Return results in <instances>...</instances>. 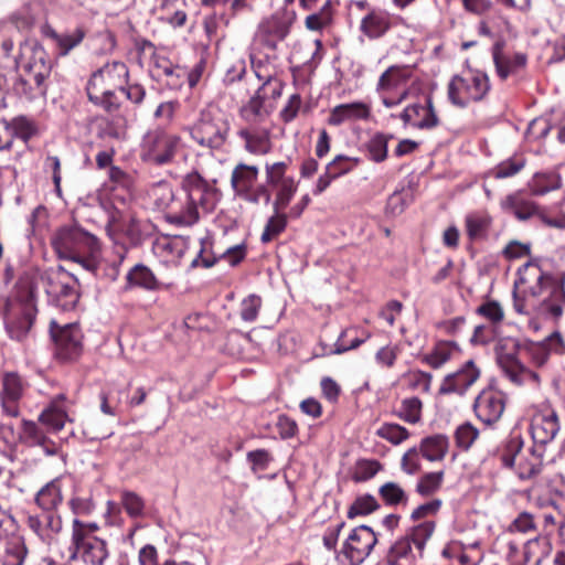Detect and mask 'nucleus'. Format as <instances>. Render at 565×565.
<instances>
[{
	"label": "nucleus",
	"instance_id": "nucleus-1",
	"mask_svg": "<svg viewBox=\"0 0 565 565\" xmlns=\"http://www.w3.org/2000/svg\"><path fill=\"white\" fill-rule=\"evenodd\" d=\"M518 275L513 290V307L518 313H547L553 319L562 317L565 306L562 282L531 262L524 264Z\"/></svg>",
	"mask_w": 565,
	"mask_h": 565
},
{
	"label": "nucleus",
	"instance_id": "nucleus-2",
	"mask_svg": "<svg viewBox=\"0 0 565 565\" xmlns=\"http://www.w3.org/2000/svg\"><path fill=\"white\" fill-rule=\"evenodd\" d=\"M183 198L177 199L168 212L170 222L191 226L200 218V209L207 212L217 202L216 189L198 172L189 173L183 181Z\"/></svg>",
	"mask_w": 565,
	"mask_h": 565
},
{
	"label": "nucleus",
	"instance_id": "nucleus-3",
	"mask_svg": "<svg viewBox=\"0 0 565 565\" xmlns=\"http://www.w3.org/2000/svg\"><path fill=\"white\" fill-rule=\"evenodd\" d=\"M52 245L60 258L72 260L93 274L98 269L100 246L90 233L76 226L62 227L54 234Z\"/></svg>",
	"mask_w": 565,
	"mask_h": 565
},
{
	"label": "nucleus",
	"instance_id": "nucleus-4",
	"mask_svg": "<svg viewBox=\"0 0 565 565\" xmlns=\"http://www.w3.org/2000/svg\"><path fill=\"white\" fill-rule=\"evenodd\" d=\"M21 50L23 74L18 88L29 98L45 96L47 90L45 82L52 72L49 54L38 42H26Z\"/></svg>",
	"mask_w": 565,
	"mask_h": 565
},
{
	"label": "nucleus",
	"instance_id": "nucleus-5",
	"mask_svg": "<svg viewBox=\"0 0 565 565\" xmlns=\"http://www.w3.org/2000/svg\"><path fill=\"white\" fill-rule=\"evenodd\" d=\"M127 77L128 67L124 62L114 61L105 64L92 75L87 84L89 100L102 105L108 111L116 108L115 92L124 89Z\"/></svg>",
	"mask_w": 565,
	"mask_h": 565
},
{
	"label": "nucleus",
	"instance_id": "nucleus-6",
	"mask_svg": "<svg viewBox=\"0 0 565 565\" xmlns=\"http://www.w3.org/2000/svg\"><path fill=\"white\" fill-rule=\"evenodd\" d=\"M230 130L228 116L217 107H209L200 113L190 135L201 147L218 150L225 145Z\"/></svg>",
	"mask_w": 565,
	"mask_h": 565
},
{
	"label": "nucleus",
	"instance_id": "nucleus-7",
	"mask_svg": "<svg viewBox=\"0 0 565 565\" xmlns=\"http://www.w3.org/2000/svg\"><path fill=\"white\" fill-rule=\"evenodd\" d=\"M38 309L31 294L4 299L2 317L7 333L12 340L24 341L31 333Z\"/></svg>",
	"mask_w": 565,
	"mask_h": 565
},
{
	"label": "nucleus",
	"instance_id": "nucleus-8",
	"mask_svg": "<svg viewBox=\"0 0 565 565\" xmlns=\"http://www.w3.org/2000/svg\"><path fill=\"white\" fill-rule=\"evenodd\" d=\"M490 90V81L486 73L467 71L451 77L447 85L449 102L465 108L470 103L482 100Z\"/></svg>",
	"mask_w": 565,
	"mask_h": 565
},
{
	"label": "nucleus",
	"instance_id": "nucleus-9",
	"mask_svg": "<svg viewBox=\"0 0 565 565\" xmlns=\"http://www.w3.org/2000/svg\"><path fill=\"white\" fill-rule=\"evenodd\" d=\"M50 301L64 311L72 310L78 302V280L63 267L51 268L42 277Z\"/></svg>",
	"mask_w": 565,
	"mask_h": 565
},
{
	"label": "nucleus",
	"instance_id": "nucleus-10",
	"mask_svg": "<svg viewBox=\"0 0 565 565\" xmlns=\"http://www.w3.org/2000/svg\"><path fill=\"white\" fill-rule=\"evenodd\" d=\"M258 175V167L243 162L237 163L231 174V186L234 194L252 204H259L260 201L269 203L271 193L265 184L257 183Z\"/></svg>",
	"mask_w": 565,
	"mask_h": 565
},
{
	"label": "nucleus",
	"instance_id": "nucleus-11",
	"mask_svg": "<svg viewBox=\"0 0 565 565\" xmlns=\"http://www.w3.org/2000/svg\"><path fill=\"white\" fill-rule=\"evenodd\" d=\"M181 146L178 135L168 134L163 128L156 127L146 132L141 141L142 160L156 164H166L173 160Z\"/></svg>",
	"mask_w": 565,
	"mask_h": 565
},
{
	"label": "nucleus",
	"instance_id": "nucleus-12",
	"mask_svg": "<svg viewBox=\"0 0 565 565\" xmlns=\"http://www.w3.org/2000/svg\"><path fill=\"white\" fill-rule=\"evenodd\" d=\"M289 164L278 161L265 164V185L274 192L273 210H285L298 190V182L287 174Z\"/></svg>",
	"mask_w": 565,
	"mask_h": 565
},
{
	"label": "nucleus",
	"instance_id": "nucleus-13",
	"mask_svg": "<svg viewBox=\"0 0 565 565\" xmlns=\"http://www.w3.org/2000/svg\"><path fill=\"white\" fill-rule=\"evenodd\" d=\"M376 543L377 537L371 527L356 526L343 542L335 558L340 565H361Z\"/></svg>",
	"mask_w": 565,
	"mask_h": 565
},
{
	"label": "nucleus",
	"instance_id": "nucleus-14",
	"mask_svg": "<svg viewBox=\"0 0 565 565\" xmlns=\"http://www.w3.org/2000/svg\"><path fill=\"white\" fill-rule=\"evenodd\" d=\"M50 331L56 345V355L63 361H75L83 353V333L77 323L60 326L50 322Z\"/></svg>",
	"mask_w": 565,
	"mask_h": 565
},
{
	"label": "nucleus",
	"instance_id": "nucleus-15",
	"mask_svg": "<svg viewBox=\"0 0 565 565\" xmlns=\"http://www.w3.org/2000/svg\"><path fill=\"white\" fill-rule=\"evenodd\" d=\"M71 558L79 559L85 565H108L110 562V552L106 540L100 537L78 536L75 542H71Z\"/></svg>",
	"mask_w": 565,
	"mask_h": 565
},
{
	"label": "nucleus",
	"instance_id": "nucleus-16",
	"mask_svg": "<svg viewBox=\"0 0 565 565\" xmlns=\"http://www.w3.org/2000/svg\"><path fill=\"white\" fill-rule=\"evenodd\" d=\"M501 460L505 467L514 468L521 479H530L541 471V458L534 452L529 456L521 452V443L518 440L509 441Z\"/></svg>",
	"mask_w": 565,
	"mask_h": 565
},
{
	"label": "nucleus",
	"instance_id": "nucleus-17",
	"mask_svg": "<svg viewBox=\"0 0 565 565\" xmlns=\"http://www.w3.org/2000/svg\"><path fill=\"white\" fill-rule=\"evenodd\" d=\"M504 409V394L492 387L482 390L473 403L476 416L487 425L497 423L501 418Z\"/></svg>",
	"mask_w": 565,
	"mask_h": 565
},
{
	"label": "nucleus",
	"instance_id": "nucleus-18",
	"mask_svg": "<svg viewBox=\"0 0 565 565\" xmlns=\"http://www.w3.org/2000/svg\"><path fill=\"white\" fill-rule=\"evenodd\" d=\"M481 370L472 360L463 363L456 372L446 375L440 384V394L463 395L479 379Z\"/></svg>",
	"mask_w": 565,
	"mask_h": 565
},
{
	"label": "nucleus",
	"instance_id": "nucleus-19",
	"mask_svg": "<svg viewBox=\"0 0 565 565\" xmlns=\"http://www.w3.org/2000/svg\"><path fill=\"white\" fill-rule=\"evenodd\" d=\"M399 117L405 125H412L418 129H433L439 124V118L429 96L426 98L425 104L407 106Z\"/></svg>",
	"mask_w": 565,
	"mask_h": 565
},
{
	"label": "nucleus",
	"instance_id": "nucleus-20",
	"mask_svg": "<svg viewBox=\"0 0 565 565\" xmlns=\"http://www.w3.org/2000/svg\"><path fill=\"white\" fill-rule=\"evenodd\" d=\"M25 390V382L17 373H6L2 377V390L0 398L3 412L11 416L17 417L20 414L19 401Z\"/></svg>",
	"mask_w": 565,
	"mask_h": 565
},
{
	"label": "nucleus",
	"instance_id": "nucleus-21",
	"mask_svg": "<svg viewBox=\"0 0 565 565\" xmlns=\"http://www.w3.org/2000/svg\"><path fill=\"white\" fill-rule=\"evenodd\" d=\"M393 15L381 8H371L361 19L359 30L369 40H379L383 38L392 28Z\"/></svg>",
	"mask_w": 565,
	"mask_h": 565
},
{
	"label": "nucleus",
	"instance_id": "nucleus-22",
	"mask_svg": "<svg viewBox=\"0 0 565 565\" xmlns=\"http://www.w3.org/2000/svg\"><path fill=\"white\" fill-rule=\"evenodd\" d=\"M70 403L65 395H57L50 405L42 411L39 422L44 425L49 431H60L66 422H71Z\"/></svg>",
	"mask_w": 565,
	"mask_h": 565
},
{
	"label": "nucleus",
	"instance_id": "nucleus-23",
	"mask_svg": "<svg viewBox=\"0 0 565 565\" xmlns=\"http://www.w3.org/2000/svg\"><path fill=\"white\" fill-rule=\"evenodd\" d=\"M28 527L43 542H50L62 530V519L54 512L43 511L26 515Z\"/></svg>",
	"mask_w": 565,
	"mask_h": 565
},
{
	"label": "nucleus",
	"instance_id": "nucleus-24",
	"mask_svg": "<svg viewBox=\"0 0 565 565\" xmlns=\"http://www.w3.org/2000/svg\"><path fill=\"white\" fill-rule=\"evenodd\" d=\"M424 553L406 537L397 540L390 548L387 565H422Z\"/></svg>",
	"mask_w": 565,
	"mask_h": 565
},
{
	"label": "nucleus",
	"instance_id": "nucleus-25",
	"mask_svg": "<svg viewBox=\"0 0 565 565\" xmlns=\"http://www.w3.org/2000/svg\"><path fill=\"white\" fill-rule=\"evenodd\" d=\"M532 437L535 443L545 445L552 441L559 431L558 416L550 409L534 416L532 422Z\"/></svg>",
	"mask_w": 565,
	"mask_h": 565
},
{
	"label": "nucleus",
	"instance_id": "nucleus-26",
	"mask_svg": "<svg viewBox=\"0 0 565 565\" xmlns=\"http://www.w3.org/2000/svg\"><path fill=\"white\" fill-rule=\"evenodd\" d=\"M370 115L371 108L363 102L341 104L331 109L328 124L331 126H340L345 121L367 119Z\"/></svg>",
	"mask_w": 565,
	"mask_h": 565
},
{
	"label": "nucleus",
	"instance_id": "nucleus-27",
	"mask_svg": "<svg viewBox=\"0 0 565 565\" xmlns=\"http://www.w3.org/2000/svg\"><path fill=\"white\" fill-rule=\"evenodd\" d=\"M503 373L516 386L525 387L533 392H537L541 388L542 380L539 372L527 367L520 360L503 370Z\"/></svg>",
	"mask_w": 565,
	"mask_h": 565
},
{
	"label": "nucleus",
	"instance_id": "nucleus-28",
	"mask_svg": "<svg viewBox=\"0 0 565 565\" xmlns=\"http://www.w3.org/2000/svg\"><path fill=\"white\" fill-rule=\"evenodd\" d=\"M412 76V70L407 65L390 66L379 78L376 90L388 93L402 88Z\"/></svg>",
	"mask_w": 565,
	"mask_h": 565
},
{
	"label": "nucleus",
	"instance_id": "nucleus-29",
	"mask_svg": "<svg viewBox=\"0 0 565 565\" xmlns=\"http://www.w3.org/2000/svg\"><path fill=\"white\" fill-rule=\"evenodd\" d=\"M501 207L521 221H526L535 215L539 217L541 213L533 201L524 199L520 193H512L505 196L501 201Z\"/></svg>",
	"mask_w": 565,
	"mask_h": 565
},
{
	"label": "nucleus",
	"instance_id": "nucleus-30",
	"mask_svg": "<svg viewBox=\"0 0 565 565\" xmlns=\"http://www.w3.org/2000/svg\"><path fill=\"white\" fill-rule=\"evenodd\" d=\"M449 440L445 435H433L422 439L419 451L429 461H440L448 452Z\"/></svg>",
	"mask_w": 565,
	"mask_h": 565
},
{
	"label": "nucleus",
	"instance_id": "nucleus-31",
	"mask_svg": "<svg viewBox=\"0 0 565 565\" xmlns=\"http://www.w3.org/2000/svg\"><path fill=\"white\" fill-rule=\"evenodd\" d=\"M62 492L58 480L46 483L36 494V504L46 512H53L62 502Z\"/></svg>",
	"mask_w": 565,
	"mask_h": 565
},
{
	"label": "nucleus",
	"instance_id": "nucleus-32",
	"mask_svg": "<svg viewBox=\"0 0 565 565\" xmlns=\"http://www.w3.org/2000/svg\"><path fill=\"white\" fill-rule=\"evenodd\" d=\"M457 351L458 345L455 342L440 341L424 356L423 361L434 369H439L450 361Z\"/></svg>",
	"mask_w": 565,
	"mask_h": 565
},
{
	"label": "nucleus",
	"instance_id": "nucleus-33",
	"mask_svg": "<svg viewBox=\"0 0 565 565\" xmlns=\"http://www.w3.org/2000/svg\"><path fill=\"white\" fill-rule=\"evenodd\" d=\"M333 3L331 0H326L321 8L306 17L305 25L310 31L320 32L331 25L333 21Z\"/></svg>",
	"mask_w": 565,
	"mask_h": 565
},
{
	"label": "nucleus",
	"instance_id": "nucleus-34",
	"mask_svg": "<svg viewBox=\"0 0 565 565\" xmlns=\"http://www.w3.org/2000/svg\"><path fill=\"white\" fill-rule=\"evenodd\" d=\"M273 109L269 104L254 95L241 109L243 119L248 122H260L271 114Z\"/></svg>",
	"mask_w": 565,
	"mask_h": 565
},
{
	"label": "nucleus",
	"instance_id": "nucleus-35",
	"mask_svg": "<svg viewBox=\"0 0 565 565\" xmlns=\"http://www.w3.org/2000/svg\"><path fill=\"white\" fill-rule=\"evenodd\" d=\"M520 351L519 342L513 338L500 339L495 347L497 360L500 367L503 370L511 366L512 363L518 361V352Z\"/></svg>",
	"mask_w": 565,
	"mask_h": 565
},
{
	"label": "nucleus",
	"instance_id": "nucleus-36",
	"mask_svg": "<svg viewBox=\"0 0 565 565\" xmlns=\"http://www.w3.org/2000/svg\"><path fill=\"white\" fill-rule=\"evenodd\" d=\"M238 136L245 141V149L252 154H266L271 145L267 134H255L248 129L238 131Z\"/></svg>",
	"mask_w": 565,
	"mask_h": 565
},
{
	"label": "nucleus",
	"instance_id": "nucleus-37",
	"mask_svg": "<svg viewBox=\"0 0 565 565\" xmlns=\"http://www.w3.org/2000/svg\"><path fill=\"white\" fill-rule=\"evenodd\" d=\"M550 553V543L546 539L536 536L532 540H529L524 544L523 548V562L529 563L533 561L536 565H539L542 559L547 556Z\"/></svg>",
	"mask_w": 565,
	"mask_h": 565
},
{
	"label": "nucleus",
	"instance_id": "nucleus-38",
	"mask_svg": "<svg viewBox=\"0 0 565 565\" xmlns=\"http://www.w3.org/2000/svg\"><path fill=\"white\" fill-rule=\"evenodd\" d=\"M562 186L561 175L556 172L534 174L531 181V190L536 195H543Z\"/></svg>",
	"mask_w": 565,
	"mask_h": 565
},
{
	"label": "nucleus",
	"instance_id": "nucleus-39",
	"mask_svg": "<svg viewBox=\"0 0 565 565\" xmlns=\"http://www.w3.org/2000/svg\"><path fill=\"white\" fill-rule=\"evenodd\" d=\"M28 553L24 539L21 536L12 537L6 546L3 565H23Z\"/></svg>",
	"mask_w": 565,
	"mask_h": 565
},
{
	"label": "nucleus",
	"instance_id": "nucleus-40",
	"mask_svg": "<svg viewBox=\"0 0 565 565\" xmlns=\"http://www.w3.org/2000/svg\"><path fill=\"white\" fill-rule=\"evenodd\" d=\"M391 135L376 132L366 143L367 158L376 163L383 162L387 158L388 141Z\"/></svg>",
	"mask_w": 565,
	"mask_h": 565
},
{
	"label": "nucleus",
	"instance_id": "nucleus-41",
	"mask_svg": "<svg viewBox=\"0 0 565 565\" xmlns=\"http://www.w3.org/2000/svg\"><path fill=\"white\" fill-rule=\"evenodd\" d=\"M423 403L418 397L404 398L395 415L405 423L417 424L422 419Z\"/></svg>",
	"mask_w": 565,
	"mask_h": 565
},
{
	"label": "nucleus",
	"instance_id": "nucleus-42",
	"mask_svg": "<svg viewBox=\"0 0 565 565\" xmlns=\"http://www.w3.org/2000/svg\"><path fill=\"white\" fill-rule=\"evenodd\" d=\"M149 198L152 200L158 210H168L171 212V206L175 203L172 188L167 182L154 184L149 191Z\"/></svg>",
	"mask_w": 565,
	"mask_h": 565
},
{
	"label": "nucleus",
	"instance_id": "nucleus-43",
	"mask_svg": "<svg viewBox=\"0 0 565 565\" xmlns=\"http://www.w3.org/2000/svg\"><path fill=\"white\" fill-rule=\"evenodd\" d=\"M47 35L55 41L60 54L66 55L83 41L85 32L82 29H76L70 33L58 34L54 30H50Z\"/></svg>",
	"mask_w": 565,
	"mask_h": 565
},
{
	"label": "nucleus",
	"instance_id": "nucleus-44",
	"mask_svg": "<svg viewBox=\"0 0 565 565\" xmlns=\"http://www.w3.org/2000/svg\"><path fill=\"white\" fill-rule=\"evenodd\" d=\"M284 84L277 77L269 76L262 86L256 90L258 98L263 99L264 103L269 104L274 110L276 102L281 96Z\"/></svg>",
	"mask_w": 565,
	"mask_h": 565
},
{
	"label": "nucleus",
	"instance_id": "nucleus-45",
	"mask_svg": "<svg viewBox=\"0 0 565 565\" xmlns=\"http://www.w3.org/2000/svg\"><path fill=\"white\" fill-rule=\"evenodd\" d=\"M127 280L130 285L145 289L157 288V279L153 273L145 265L138 264L127 274Z\"/></svg>",
	"mask_w": 565,
	"mask_h": 565
},
{
	"label": "nucleus",
	"instance_id": "nucleus-46",
	"mask_svg": "<svg viewBox=\"0 0 565 565\" xmlns=\"http://www.w3.org/2000/svg\"><path fill=\"white\" fill-rule=\"evenodd\" d=\"M287 226V214L284 213V210H274L273 216L267 221L264 232L262 234V242L269 243L275 237H277L280 233L285 231Z\"/></svg>",
	"mask_w": 565,
	"mask_h": 565
},
{
	"label": "nucleus",
	"instance_id": "nucleus-47",
	"mask_svg": "<svg viewBox=\"0 0 565 565\" xmlns=\"http://www.w3.org/2000/svg\"><path fill=\"white\" fill-rule=\"evenodd\" d=\"M376 436L397 446L407 440L411 434L404 426L394 423H384L377 428Z\"/></svg>",
	"mask_w": 565,
	"mask_h": 565
},
{
	"label": "nucleus",
	"instance_id": "nucleus-48",
	"mask_svg": "<svg viewBox=\"0 0 565 565\" xmlns=\"http://www.w3.org/2000/svg\"><path fill=\"white\" fill-rule=\"evenodd\" d=\"M435 531V523L433 521H425L412 527L405 535L417 548L425 553L426 543L433 536Z\"/></svg>",
	"mask_w": 565,
	"mask_h": 565
},
{
	"label": "nucleus",
	"instance_id": "nucleus-49",
	"mask_svg": "<svg viewBox=\"0 0 565 565\" xmlns=\"http://www.w3.org/2000/svg\"><path fill=\"white\" fill-rule=\"evenodd\" d=\"M381 499L387 505H399L407 503V494L405 490L396 482H385L379 489Z\"/></svg>",
	"mask_w": 565,
	"mask_h": 565
},
{
	"label": "nucleus",
	"instance_id": "nucleus-50",
	"mask_svg": "<svg viewBox=\"0 0 565 565\" xmlns=\"http://www.w3.org/2000/svg\"><path fill=\"white\" fill-rule=\"evenodd\" d=\"M9 128L12 134V143L15 137L28 142L38 132L35 124L23 116L11 119L9 121Z\"/></svg>",
	"mask_w": 565,
	"mask_h": 565
},
{
	"label": "nucleus",
	"instance_id": "nucleus-51",
	"mask_svg": "<svg viewBox=\"0 0 565 565\" xmlns=\"http://www.w3.org/2000/svg\"><path fill=\"white\" fill-rule=\"evenodd\" d=\"M525 167V159L522 157H512L495 166L491 170V175L495 179H507L515 175Z\"/></svg>",
	"mask_w": 565,
	"mask_h": 565
},
{
	"label": "nucleus",
	"instance_id": "nucleus-52",
	"mask_svg": "<svg viewBox=\"0 0 565 565\" xmlns=\"http://www.w3.org/2000/svg\"><path fill=\"white\" fill-rule=\"evenodd\" d=\"M476 312L495 328L504 320V310L501 303L497 300H487L482 302L476 309Z\"/></svg>",
	"mask_w": 565,
	"mask_h": 565
},
{
	"label": "nucleus",
	"instance_id": "nucleus-53",
	"mask_svg": "<svg viewBox=\"0 0 565 565\" xmlns=\"http://www.w3.org/2000/svg\"><path fill=\"white\" fill-rule=\"evenodd\" d=\"M491 218L487 214L472 213L466 217V227L470 238L483 237L490 226Z\"/></svg>",
	"mask_w": 565,
	"mask_h": 565
},
{
	"label": "nucleus",
	"instance_id": "nucleus-54",
	"mask_svg": "<svg viewBox=\"0 0 565 565\" xmlns=\"http://www.w3.org/2000/svg\"><path fill=\"white\" fill-rule=\"evenodd\" d=\"M359 161L360 160L358 158L339 154L327 164L326 170L331 174V177L338 179L353 170V168L359 164Z\"/></svg>",
	"mask_w": 565,
	"mask_h": 565
},
{
	"label": "nucleus",
	"instance_id": "nucleus-55",
	"mask_svg": "<svg viewBox=\"0 0 565 565\" xmlns=\"http://www.w3.org/2000/svg\"><path fill=\"white\" fill-rule=\"evenodd\" d=\"M479 436V430L471 423H463L455 431V440L459 448L468 450Z\"/></svg>",
	"mask_w": 565,
	"mask_h": 565
},
{
	"label": "nucleus",
	"instance_id": "nucleus-56",
	"mask_svg": "<svg viewBox=\"0 0 565 565\" xmlns=\"http://www.w3.org/2000/svg\"><path fill=\"white\" fill-rule=\"evenodd\" d=\"M262 298L257 295H249L241 302L239 316L245 322H254L262 308Z\"/></svg>",
	"mask_w": 565,
	"mask_h": 565
},
{
	"label": "nucleus",
	"instance_id": "nucleus-57",
	"mask_svg": "<svg viewBox=\"0 0 565 565\" xmlns=\"http://www.w3.org/2000/svg\"><path fill=\"white\" fill-rule=\"evenodd\" d=\"M370 337L369 333H366L363 338L358 337V329L355 328H349L344 330L341 335L339 337V340L337 342V353H342L351 349L358 348L361 343H363L367 338Z\"/></svg>",
	"mask_w": 565,
	"mask_h": 565
},
{
	"label": "nucleus",
	"instance_id": "nucleus-58",
	"mask_svg": "<svg viewBox=\"0 0 565 565\" xmlns=\"http://www.w3.org/2000/svg\"><path fill=\"white\" fill-rule=\"evenodd\" d=\"M379 503L373 495L365 494L358 498L348 511V518L353 519L356 515H366L374 512Z\"/></svg>",
	"mask_w": 565,
	"mask_h": 565
},
{
	"label": "nucleus",
	"instance_id": "nucleus-59",
	"mask_svg": "<svg viewBox=\"0 0 565 565\" xmlns=\"http://www.w3.org/2000/svg\"><path fill=\"white\" fill-rule=\"evenodd\" d=\"M444 479V472L437 471V472H429L424 475L418 483H417V492L422 495H430L435 491H437L443 482Z\"/></svg>",
	"mask_w": 565,
	"mask_h": 565
},
{
	"label": "nucleus",
	"instance_id": "nucleus-60",
	"mask_svg": "<svg viewBox=\"0 0 565 565\" xmlns=\"http://www.w3.org/2000/svg\"><path fill=\"white\" fill-rule=\"evenodd\" d=\"M465 12L476 17H487L494 9L493 0H460Z\"/></svg>",
	"mask_w": 565,
	"mask_h": 565
},
{
	"label": "nucleus",
	"instance_id": "nucleus-61",
	"mask_svg": "<svg viewBox=\"0 0 565 565\" xmlns=\"http://www.w3.org/2000/svg\"><path fill=\"white\" fill-rule=\"evenodd\" d=\"M534 516L529 512H521L509 525V532L530 534L536 531Z\"/></svg>",
	"mask_w": 565,
	"mask_h": 565
},
{
	"label": "nucleus",
	"instance_id": "nucleus-62",
	"mask_svg": "<svg viewBox=\"0 0 565 565\" xmlns=\"http://www.w3.org/2000/svg\"><path fill=\"white\" fill-rule=\"evenodd\" d=\"M121 503H122L126 512L130 516L138 518L143 514L145 502L141 499V497H139L137 493L130 492V491L122 492L121 493Z\"/></svg>",
	"mask_w": 565,
	"mask_h": 565
},
{
	"label": "nucleus",
	"instance_id": "nucleus-63",
	"mask_svg": "<svg viewBox=\"0 0 565 565\" xmlns=\"http://www.w3.org/2000/svg\"><path fill=\"white\" fill-rule=\"evenodd\" d=\"M22 433L31 445L44 446L47 443L45 433L32 420L22 422Z\"/></svg>",
	"mask_w": 565,
	"mask_h": 565
},
{
	"label": "nucleus",
	"instance_id": "nucleus-64",
	"mask_svg": "<svg viewBox=\"0 0 565 565\" xmlns=\"http://www.w3.org/2000/svg\"><path fill=\"white\" fill-rule=\"evenodd\" d=\"M181 70L173 65L171 61L166 57L156 56L153 58L152 73L157 77L166 76L168 78H172L174 75L180 77Z\"/></svg>",
	"mask_w": 565,
	"mask_h": 565
}]
</instances>
